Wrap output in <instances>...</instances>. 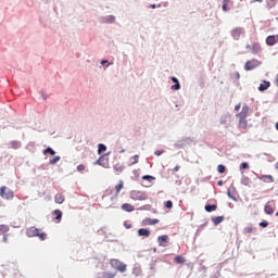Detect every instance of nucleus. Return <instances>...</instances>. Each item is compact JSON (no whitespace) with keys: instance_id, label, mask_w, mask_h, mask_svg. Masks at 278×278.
Returning a JSON list of instances; mask_svg holds the SVG:
<instances>
[{"instance_id":"f257e3e1","label":"nucleus","mask_w":278,"mask_h":278,"mask_svg":"<svg viewBox=\"0 0 278 278\" xmlns=\"http://www.w3.org/2000/svg\"><path fill=\"white\" fill-rule=\"evenodd\" d=\"M129 198L134 201H144L148 199V195L146 192L140 190H131L129 192Z\"/></svg>"},{"instance_id":"f03ea898","label":"nucleus","mask_w":278,"mask_h":278,"mask_svg":"<svg viewBox=\"0 0 278 278\" xmlns=\"http://www.w3.org/2000/svg\"><path fill=\"white\" fill-rule=\"evenodd\" d=\"M5 186L0 187V197L5 200H12L14 198V191L8 190Z\"/></svg>"},{"instance_id":"7ed1b4c3","label":"nucleus","mask_w":278,"mask_h":278,"mask_svg":"<svg viewBox=\"0 0 278 278\" xmlns=\"http://www.w3.org/2000/svg\"><path fill=\"white\" fill-rule=\"evenodd\" d=\"M245 48L251 50L252 54H258L262 52V46L260 42H253L252 45H247Z\"/></svg>"},{"instance_id":"20e7f679","label":"nucleus","mask_w":278,"mask_h":278,"mask_svg":"<svg viewBox=\"0 0 278 278\" xmlns=\"http://www.w3.org/2000/svg\"><path fill=\"white\" fill-rule=\"evenodd\" d=\"M261 62L256 59H252L250 61H247V63L244 64V70L245 71H252L254 68H257V66H260Z\"/></svg>"},{"instance_id":"39448f33","label":"nucleus","mask_w":278,"mask_h":278,"mask_svg":"<svg viewBox=\"0 0 278 278\" xmlns=\"http://www.w3.org/2000/svg\"><path fill=\"white\" fill-rule=\"evenodd\" d=\"M244 34H245V30H244V28H242V27H237V28H235L233 30H231V37H232L233 40H236V41L240 40V37H241L242 35H244Z\"/></svg>"},{"instance_id":"423d86ee","label":"nucleus","mask_w":278,"mask_h":278,"mask_svg":"<svg viewBox=\"0 0 278 278\" xmlns=\"http://www.w3.org/2000/svg\"><path fill=\"white\" fill-rule=\"evenodd\" d=\"M265 43L268 47H273V46L277 45L278 43V35H268V37H266V39H265Z\"/></svg>"},{"instance_id":"0eeeda50","label":"nucleus","mask_w":278,"mask_h":278,"mask_svg":"<svg viewBox=\"0 0 278 278\" xmlns=\"http://www.w3.org/2000/svg\"><path fill=\"white\" fill-rule=\"evenodd\" d=\"M111 265L115 266L116 269H118L122 273H125L127 270V266L123 263H119L118 260H111Z\"/></svg>"},{"instance_id":"6e6552de","label":"nucleus","mask_w":278,"mask_h":278,"mask_svg":"<svg viewBox=\"0 0 278 278\" xmlns=\"http://www.w3.org/2000/svg\"><path fill=\"white\" fill-rule=\"evenodd\" d=\"M249 112H250L249 105H244L242 108V111L237 114V117H239V119H247L249 116Z\"/></svg>"},{"instance_id":"1a4fd4ad","label":"nucleus","mask_w":278,"mask_h":278,"mask_svg":"<svg viewBox=\"0 0 278 278\" xmlns=\"http://www.w3.org/2000/svg\"><path fill=\"white\" fill-rule=\"evenodd\" d=\"M39 232H40V229L35 228V226H31V228H28L27 231H26L27 237H29V238L38 237Z\"/></svg>"},{"instance_id":"9d476101","label":"nucleus","mask_w":278,"mask_h":278,"mask_svg":"<svg viewBox=\"0 0 278 278\" xmlns=\"http://www.w3.org/2000/svg\"><path fill=\"white\" fill-rule=\"evenodd\" d=\"M168 241H169V238L167 235L159 236L157 238V242L162 248H166Z\"/></svg>"},{"instance_id":"9b49d317","label":"nucleus","mask_w":278,"mask_h":278,"mask_svg":"<svg viewBox=\"0 0 278 278\" xmlns=\"http://www.w3.org/2000/svg\"><path fill=\"white\" fill-rule=\"evenodd\" d=\"M150 235H151V231H150V229H148V228H139V229L137 230V236H138V237H146V238H149Z\"/></svg>"},{"instance_id":"f8f14e48","label":"nucleus","mask_w":278,"mask_h":278,"mask_svg":"<svg viewBox=\"0 0 278 278\" xmlns=\"http://www.w3.org/2000/svg\"><path fill=\"white\" fill-rule=\"evenodd\" d=\"M125 188L124 180H119L118 184L115 186V197H119V193Z\"/></svg>"},{"instance_id":"ddd939ff","label":"nucleus","mask_w":278,"mask_h":278,"mask_svg":"<svg viewBox=\"0 0 278 278\" xmlns=\"http://www.w3.org/2000/svg\"><path fill=\"white\" fill-rule=\"evenodd\" d=\"M260 180L265 182V184H273V182H275V179H274L273 175H262L260 177Z\"/></svg>"},{"instance_id":"4468645a","label":"nucleus","mask_w":278,"mask_h":278,"mask_svg":"<svg viewBox=\"0 0 278 278\" xmlns=\"http://www.w3.org/2000/svg\"><path fill=\"white\" fill-rule=\"evenodd\" d=\"M159 223H160L159 219L147 218V219H143V222H141V225H143V226H154Z\"/></svg>"},{"instance_id":"2eb2a0df","label":"nucleus","mask_w":278,"mask_h":278,"mask_svg":"<svg viewBox=\"0 0 278 278\" xmlns=\"http://www.w3.org/2000/svg\"><path fill=\"white\" fill-rule=\"evenodd\" d=\"M52 215L54 216V220H56V223H61L63 217V212L61 210L53 211Z\"/></svg>"},{"instance_id":"dca6fc26","label":"nucleus","mask_w":278,"mask_h":278,"mask_svg":"<svg viewBox=\"0 0 278 278\" xmlns=\"http://www.w3.org/2000/svg\"><path fill=\"white\" fill-rule=\"evenodd\" d=\"M64 201H65V197L63 195V193H56L54 195V202L56 204H62V203H64Z\"/></svg>"},{"instance_id":"f3484780","label":"nucleus","mask_w":278,"mask_h":278,"mask_svg":"<svg viewBox=\"0 0 278 278\" xmlns=\"http://www.w3.org/2000/svg\"><path fill=\"white\" fill-rule=\"evenodd\" d=\"M121 208L125 212L131 213L135 211V206L129 203H124Z\"/></svg>"},{"instance_id":"a211bd4d","label":"nucleus","mask_w":278,"mask_h":278,"mask_svg":"<svg viewBox=\"0 0 278 278\" xmlns=\"http://www.w3.org/2000/svg\"><path fill=\"white\" fill-rule=\"evenodd\" d=\"M97 164L104 168H108V166H109V163H108V161H105L104 155H102V156H100V159H98Z\"/></svg>"},{"instance_id":"6ab92c4d","label":"nucleus","mask_w":278,"mask_h":278,"mask_svg":"<svg viewBox=\"0 0 278 278\" xmlns=\"http://www.w3.org/2000/svg\"><path fill=\"white\" fill-rule=\"evenodd\" d=\"M10 231V226L8 224H0V236L5 235Z\"/></svg>"},{"instance_id":"aec40b11","label":"nucleus","mask_w":278,"mask_h":278,"mask_svg":"<svg viewBox=\"0 0 278 278\" xmlns=\"http://www.w3.org/2000/svg\"><path fill=\"white\" fill-rule=\"evenodd\" d=\"M270 87V83L269 81H264L263 84H261L258 86V91H265Z\"/></svg>"},{"instance_id":"412c9836","label":"nucleus","mask_w":278,"mask_h":278,"mask_svg":"<svg viewBox=\"0 0 278 278\" xmlns=\"http://www.w3.org/2000/svg\"><path fill=\"white\" fill-rule=\"evenodd\" d=\"M123 170H124L123 165H121V164H115V165H114V173H115L116 175H121V174L123 173Z\"/></svg>"},{"instance_id":"4be33fe9","label":"nucleus","mask_w":278,"mask_h":278,"mask_svg":"<svg viewBox=\"0 0 278 278\" xmlns=\"http://www.w3.org/2000/svg\"><path fill=\"white\" fill-rule=\"evenodd\" d=\"M239 127L241 129H248V121L243 118H239Z\"/></svg>"},{"instance_id":"5701e85b","label":"nucleus","mask_w":278,"mask_h":278,"mask_svg":"<svg viewBox=\"0 0 278 278\" xmlns=\"http://www.w3.org/2000/svg\"><path fill=\"white\" fill-rule=\"evenodd\" d=\"M251 178L250 177H247V176H244V177H242V179H241V184L243 185V186H245V187H249L250 185H251Z\"/></svg>"},{"instance_id":"b1692460","label":"nucleus","mask_w":278,"mask_h":278,"mask_svg":"<svg viewBox=\"0 0 278 278\" xmlns=\"http://www.w3.org/2000/svg\"><path fill=\"white\" fill-rule=\"evenodd\" d=\"M264 212H265L266 214H268V215H271L275 211H274V208H273L271 205L266 204V205L264 206Z\"/></svg>"},{"instance_id":"393cba45","label":"nucleus","mask_w":278,"mask_h":278,"mask_svg":"<svg viewBox=\"0 0 278 278\" xmlns=\"http://www.w3.org/2000/svg\"><path fill=\"white\" fill-rule=\"evenodd\" d=\"M116 275L112 273H102L99 278H115Z\"/></svg>"},{"instance_id":"a878e982","label":"nucleus","mask_w":278,"mask_h":278,"mask_svg":"<svg viewBox=\"0 0 278 278\" xmlns=\"http://www.w3.org/2000/svg\"><path fill=\"white\" fill-rule=\"evenodd\" d=\"M225 217L224 216H218L213 218V223L215 224V226H218L219 224H222L224 222Z\"/></svg>"},{"instance_id":"bb28decb","label":"nucleus","mask_w":278,"mask_h":278,"mask_svg":"<svg viewBox=\"0 0 278 278\" xmlns=\"http://www.w3.org/2000/svg\"><path fill=\"white\" fill-rule=\"evenodd\" d=\"M21 146H22V143L20 141H16V140L11 141V148H13L15 150L20 149Z\"/></svg>"},{"instance_id":"cd10ccee","label":"nucleus","mask_w":278,"mask_h":278,"mask_svg":"<svg viewBox=\"0 0 278 278\" xmlns=\"http://www.w3.org/2000/svg\"><path fill=\"white\" fill-rule=\"evenodd\" d=\"M115 22H116V17L113 15L105 17V23H108V24H113Z\"/></svg>"},{"instance_id":"c85d7f7f","label":"nucleus","mask_w":278,"mask_h":278,"mask_svg":"<svg viewBox=\"0 0 278 278\" xmlns=\"http://www.w3.org/2000/svg\"><path fill=\"white\" fill-rule=\"evenodd\" d=\"M217 205H206L204 206V210H206V212L211 213L213 211H216Z\"/></svg>"},{"instance_id":"c756f323","label":"nucleus","mask_w":278,"mask_h":278,"mask_svg":"<svg viewBox=\"0 0 278 278\" xmlns=\"http://www.w3.org/2000/svg\"><path fill=\"white\" fill-rule=\"evenodd\" d=\"M139 163V155H135L130 159V165H136Z\"/></svg>"},{"instance_id":"7c9ffc66","label":"nucleus","mask_w":278,"mask_h":278,"mask_svg":"<svg viewBox=\"0 0 278 278\" xmlns=\"http://www.w3.org/2000/svg\"><path fill=\"white\" fill-rule=\"evenodd\" d=\"M176 263L184 264L186 263V258L182 255L176 256Z\"/></svg>"},{"instance_id":"2f4dec72","label":"nucleus","mask_w":278,"mask_h":278,"mask_svg":"<svg viewBox=\"0 0 278 278\" xmlns=\"http://www.w3.org/2000/svg\"><path fill=\"white\" fill-rule=\"evenodd\" d=\"M47 153H50L51 155H55L56 152L52 148H48L43 151V154L47 155Z\"/></svg>"},{"instance_id":"473e14b6","label":"nucleus","mask_w":278,"mask_h":278,"mask_svg":"<svg viewBox=\"0 0 278 278\" xmlns=\"http://www.w3.org/2000/svg\"><path fill=\"white\" fill-rule=\"evenodd\" d=\"M60 160H61L60 156H55L54 159H51V160L49 161V164H50V165H55Z\"/></svg>"},{"instance_id":"72a5a7b5","label":"nucleus","mask_w":278,"mask_h":278,"mask_svg":"<svg viewBox=\"0 0 278 278\" xmlns=\"http://www.w3.org/2000/svg\"><path fill=\"white\" fill-rule=\"evenodd\" d=\"M217 170H218L219 174H224L225 170H226V166L223 165V164H219V165L217 166Z\"/></svg>"},{"instance_id":"f704fd0d","label":"nucleus","mask_w":278,"mask_h":278,"mask_svg":"<svg viewBox=\"0 0 278 278\" xmlns=\"http://www.w3.org/2000/svg\"><path fill=\"white\" fill-rule=\"evenodd\" d=\"M106 150V147L102 143L99 144L98 154L100 155L102 152Z\"/></svg>"},{"instance_id":"c9c22d12","label":"nucleus","mask_w":278,"mask_h":278,"mask_svg":"<svg viewBox=\"0 0 278 278\" xmlns=\"http://www.w3.org/2000/svg\"><path fill=\"white\" fill-rule=\"evenodd\" d=\"M244 231H245L248 235H251V233H253L254 228H253V226H247V228H244Z\"/></svg>"},{"instance_id":"e433bc0d","label":"nucleus","mask_w":278,"mask_h":278,"mask_svg":"<svg viewBox=\"0 0 278 278\" xmlns=\"http://www.w3.org/2000/svg\"><path fill=\"white\" fill-rule=\"evenodd\" d=\"M37 237H39V239H40L41 241L47 240V233H46V232H40V231H39V235H38Z\"/></svg>"},{"instance_id":"4c0bfd02","label":"nucleus","mask_w":278,"mask_h":278,"mask_svg":"<svg viewBox=\"0 0 278 278\" xmlns=\"http://www.w3.org/2000/svg\"><path fill=\"white\" fill-rule=\"evenodd\" d=\"M249 168H250V164L249 163H241L240 169H249Z\"/></svg>"},{"instance_id":"58836bf2","label":"nucleus","mask_w":278,"mask_h":278,"mask_svg":"<svg viewBox=\"0 0 278 278\" xmlns=\"http://www.w3.org/2000/svg\"><path fill=\"white\" fill-rule=\"evenodd\" d=\"M76 169H78V172H84L86 169V166L84 164H78V166H76Z\"/></svg>"},{"instance_id":"ea45409f","label":"nucleus","mask_w":278,"mask_h":278,"mask_svg":"<svg viewBox=\"0 0 278 278\" xmlns=\"http://www.w3.org/2000/svg\"><path fill=\"white\" fill-rule=\"evenodd\" d=\"M223 3H224V4H223V10H224V11H227V10H228L227 7H228V3H229V0H223Z\"/></svg>"},{"instance_id":"a19ab883","label":"nucleus","mask_w":278,"mask_h":278,"mask_svg":"<svg viewBox=\"0 0 278 278\" xmlns=\"http://www.w3.org/2000/svg\"><path fill=\"white\" fill-rule=\"evenodd\" d=\"M153 179H154L153 176H150V175H144V176H143V180H149V181H151V180H153Z\"/></svg>"},{"instance_id":"79ce46f5","label":"nucleus","mask_w":278,"mask_h":278,"mask_svg":"<svg viewBox=\"0 0 278 278\" xmlns=\"http://www.w3.org/2000/svg\"><path fill=\"white\" fill-rule=\"evenodd\" d=\"M180 89V83L179 80H177V78L175 79V90H179Z\"/></svg>"},{"instance_id":"37998d69","label":"nucleus","mask_w":278,"mask_h":278,"mask_svg":"<svg viewBox=\"0 0 278 278\" xmlns=\"http://www.w3.org/2000/svg\"><path fill=\"white\" fill-rule=\"evenodd\" d=\"M268 222H260V227H262V228H266V227H268Z\"/></svg>"},{"instance_id":"c03bdc74","label":"nucleus","mask_w":278,"mask_h":278,"mask_svg":"<svg viewBox=\"0 0 278 278\" xmlns=\"http://www.w3.org/2000/svg\"><path fill=\"white\" fill-rule=\"evenodd\" d=\"M165 207L172 208V207H173V202H172V201H167V202L165 203Z\"/></svg>"},{"instance_id":"a18cd8bd","label":"nucleus","mask_w":278,"mask_h":278,"mask_svg":"<svg viewBox=\"0 0 278 278\" xmlns=\"http://www.w3.org/2000/svg\"><path fill=\"white\" fill-rule=\"evenodd\" d=\"M2 241H3L4 243H7V242H8V235H3V237H2Z\"/></svg>"},{"instance_id":"49530a36","label":"nucleus","mask_w":278,"mask_h":278,"mask_svg":"<svg viewBox=\"0 0 278 278\" xmlns=\"http://www.w3.org/2000/svg\"><path fill=\"white\" fill-rule=\"evenodd\" d=\"M274 84L278 87V74H277L276 78H274Z\"/></svg>"},{"instance_id":"de8ad7c7","label":"nucleus","mask_w":278,"mask_h":278,"mask_svg":"<svg viewBox=\"0 0 278 278\" xmlns=\"http://www.w3.org/2000/svg\"><path fill=\"white\" fill-rule=\"evenodd\" d=\"M235 111H236V112H240V104H237V105L235 106Z\"/></svg>"},{"instance_id":"09e8293b","label":"nucleus","mask_w":278,"mask_h":278,"mask_svg":"<svg viewBox=\"0 0 278 278\" xmlns=\"http://www.w3.org/2000/svg\"><path fill=\"white\" fill-rule=\"evenodd\" d=\"M274 5H276V3H278V0H269Z\"/></svg>"},{"instance_id":"8fccbe9b","label":"nucleus","mask_w":278,"mask_h":278,"mask_svg":"<svg viewBox=\"0 0 278 278\" xmlns=\"http://www.w3.org/2000/svg\"><path fill=\"white\" fill-rule=\"evenodd\" d=\"M162 153H163V152H161V151H156V152H155V155L160 156Z\"/></svg>"},{"instance_id":"3c124183","label":"nucleus","mask_w":278,"mask_h":278,"mask_svg":"<svg viewBox=\"0 0 278 278\" xmlns=\"http://www.w3.org/2000/svg\"><path fill=\"white\" fill-rule=\"evenodd\" d=\"M236 78L240 79V73H238V72L236 73Z\"/></svg>"},{"instance_id":"603ef678","label":"nucleus","mask_w":278,"mask_h":278,"mask_svg":"<svg viewBox=\"0 0 278 278\" xmlns=\"http://www.w3.org/2000/svg\"><path fill=\"white\" fill-rule=\"evenodd\" d=\"M126 228H127V229H130V228H131V224H128V225L126 226Z\"/></svg>"},{"instance_id":"864d4df0","label":"nucleus","mask_w":278,"mask_h":278,"mask_svg":"<svg viewBox=\"0 0 278 278\" xmlns=\"http://www.w3.org/2000/svg\"><path fill=\"white\" fill-rule=\"evenodd\" d=\"M108 63V61L106 60H103L102 62H101V64H106Z\"/></svg>"},{"instance_id":"5fc2aeb1","label":"nucleus","mask_w":278,"mask_h":278,"mask_svg":"<svg viewBox=\"0 0 278 278\" xmlns=\"http://www.w3.org/2000/svg\"><path fill=\"white\" fill-rule=\"evenodd\" d=\"M218 186H223V180H219V181H218Z\"/></svg>"},{"instance_id":"6e6d98bb","label":"nucleus","mask_w":278,"mask_h":278,"mask_svg":"<svg viewBox=\"0 0 278 278\" xmlns=\"http://www.w3.org/2000/svg\"><path fill=\"white\" fill-rule=\"evenodd\" d=\"M170 79H172L173 83H175V77H172Z\"/></svg>"},{"instance_id":"4d7b16f0","label":"nucleus","mask_w":278,"mask_h":278,"mask_svg":"<svg viewBox=\"0 0 278 278\" xmlns=\"http://www.w3.org/2000/svg\"><path fill=\"white\" fill-rule=\"evenodd\" d=\"M255 1H257L258 3H262V2H263V0H255Z\"/></svg>"},{"instance_id":"13d9d810","label":"nucleus","mask_w":278,"mask_h":278,"mask_svg":"<svg viewBox=\"0 0 278 278\" xmlns=\"http://www.w3.org/2000/svg\"><path fill=\"white\" fill-rule=\"evenodd\" d=\"M151 7H152L153 9H155V4H152Z\"/></svg>"},{"instance_id":"bf43d9fd","label":"nucleus","mask_w":278,"mask_h":278,"mask_svg":"<svg viewBox=\"0 0 278 278\" xmlns=\"http://www.w3.org/2000/svg\"><path fill=\"white\" fill-rule=\"evenodd\" d=\"M276 129L278 130V123L276 124Z\"/></svg>"},{"instance_id":"052dcab7","label":"nucleus","mask_w":278,"mask_h":278,"mask_svg":"<svg viewBox=\"0 0 278 278\" xmlns=\"http://www.w3.org/2000/svg\"><path fill=\"white\" fill-rule=\"evenodd\" d=\"M276 169H278V163H276Z\"/></svg>"},{"instance_id":"680f3d73","label":"nucleus","mask_w":278,"mask_h":278,"mask_svg":"<svg viewBox=\"0 0 278 278\" xmlns=\"http://www.w3.org/2000/svg\"><path fill=\"white\" fill-rule=\"evenodd\" d=\"M172 89H175V86H172Z\"/></svg>"},{"instance_id":"e2e57ef3","label":"nucleus","mask_w":278,"mask_h":278,"mask_svg":"<svg viewBox=\"0 0 278 278\" xmlns=\"http://www.w3.org/2000/svg\"><path fill=\"white\" fill-rule=\"evenodd\" d=\"M276 216H278V211H277V214H276Z\"/></svg>"}]
</instances>
